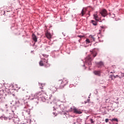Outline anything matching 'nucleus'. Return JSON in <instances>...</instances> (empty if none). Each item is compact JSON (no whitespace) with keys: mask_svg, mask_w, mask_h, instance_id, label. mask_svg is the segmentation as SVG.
Wrapping results in <instances>:
<instances>
[{"mask_svg":"<svg viewBox=\"0 0 124 124\" xmlns=\"http://www.w3.org/2000/svg\"><path fill=\"white\" fill-rule=\"evenodd\" d=\"M72 111H73L74 113L75 114H78V115H80L82 114V111H81V110L78 109L76 108H74L73 109Z\"/></svg>","mask_w":124,"mask_h":124,"instance_id":"5","label":"nucleus"},{"mask_svg":"<svg viewBox=\"0 0 124 124\" xmlns=\"http://www.w3.org/2000/svg\"><path fill=\"white\" fill-rule=\"evenodd\" d=\"M43 56H44V54H43Z\"/></svg>","mask_w":124,"mask_h":124,"instance_id":"26","label":"nucleus"},{"mask_svg":"<svg viewBox=\"0 0 124 124\" xmlns=\"http://www.w3.org/2000/svg\"><path fill=\"white\" fill-rule=\"evenodd\" d=\"M91 23L92 24H93V25L94 26H97V22H96V21L93 20H91Z\"/></svg>","mask_w":124,"mask_h":124,"instance_id":"13","label":"nucleus"},{"mask_svg":"<svg viewBox=\"0 0 124 124\" xmlns=\"http://www.w3.org/2000/svg\"><path fill=\"white\" fill-rule=\"evenodd\" d=\"M86 12H87V9L86 8L83 9L82 10L81 14L82 17L85 15V14H86Z\"/></svg>","mask_w":124,"mask_h":124,"instance_id":"10","label":"nucleus"},{"mask_svg":"<svg viewBox=\"0 0 124 124\" xmlns=\"http://www.w3.org/2000/svg\"><path fill=\"white\" fill-rule=\"evenodd\" d=\"M67 84H68V80L66 78H63L62 80H59L58 81V84L60 85L59 89H63Z\"/></svg>","mask_w":124,"mask_h":124,"instance_id":"1","label":"nucleus"},{"mask_svg":"<svg viewBox=\"0 0 124 124\" xmlns=\"http://www.w3.org/2000/svg\"><path fill=\"white\" fill-rule=\"evenodd\" d=\"M45 35L48 39H51V38H52V35L51 34V33H50V32H49L48 31H47L45 33Z\"/></svg>","mask_w":124,"mask_h":124,"instance_id":"8","label":"nucleus"},{"mask_svg":"<svg viewBox=\"0 0 124 124\" xmlns=\"http://www.w3.org/2000/svg\"><path fill=\"white\" fill-rule=\"evenodd\" d=\"M91 124H93V119H91Z\"/></svg>","mask_w":124,"mask_h":124,"instance_id":"23","label":"nucleus"},{"mask_svg":"<svg viewBox=\"0 0 124 124\" xmlns=\"http://www.w3.org/2000/svg\"><path fill=\"white\" fill-rule=\"evenodd\" d=\"M92 61H93L92 55H88L85 59V62H86L88 65H92Z\"/></svg>","mask_w":124,"mask_h":124,"instance_id":"3","label":"nucleus"},{"mask_svg":"<svg viewBox=\"0 0 124 124\" xmlns=\"http://www.w3.org/2000/svg\"><path fill=\"white\" fill-rule=\"evenodd\" d=\"M79 42H81V39L78 40Z\"/></svg>","mask_w":124,"mask_h":124,"instance_id":"24","label":"nucleus"},{"mask_svg":"<svg viewBox=\"0 0 124 124\" xmlns=\"http://www.w3.org/2000/svg\"><path fill=\"white\" fill-rule=\"evenodd\" d=\"M105 122H106V123H108V122H109V119H106L105 120Z\"/></svg>","mask_w":124,"mask_h":124,"instance_id":"22","label":"nucleus"},{"mask_svg":"<svg viewBox=\"0 0 124 124\" xmlns=\"http://www.w3.org/2000/svg\"><path fill=\"white\" fill-rule=\"evenodd\" d=\"M46 62V63H47L48 62V60H46V59H43V61H41L39 62V65L40 66H44V63Z\"/></svg>","mask_w":124,"mask_h":124,"instance_id":"6","label":"nucleus"},{"mask_svg":"<svg viewBox=\"0 0 124 124\" xmlns=\"http://www.w3.org/2000/svg\"><path fill=\"white\" fill-rule=\"evenodd\" d=\"M110 121H111V122H113V121L118 122V119L114 118V119H110Z\"/></svg>","mask_w":124,"mask_h":124,"instance_id":"17","label":"nucleus"},{"mask_svg":"<svg viewBox=\"0 0 124 124\" xmlns=\"http://www.w3.org/2000/svg\"><path fill=\"white\" fill-rule=\"evenodd\" d=\"M93 17H94V19H95V20L96 21H99V19H98V16L97 15V14H94L93 15Z\"/></svg>","mask_w":124,"mask_h":124,"instance_id":"12","label":"nucleus"},{"mask_svg":"<svg viewBox=\"0 0 124 124\" xmlns=\"http://www.w3.org/2000/svg\"><path fill=\"white\" fill-rule=\"evenodd\" d=\"M96 55H97V53L93 52V58H95V57H96Z\"/></svg>","mask_w":124,"mask_h":124,"instance_id":"18","label":"nucleus"},{"mask_svg":"<svg viewBox=\"0 0 124 124\" xmlns=\"http://www.w3.org/2000/svg\"><path fill=\"white\" fill-rule=\"evenodd\" d=\"M45 93V91L42 90L41 91H40L37 93H36L35 94L33 95V94H31L32 96H34V98H31V99H34V101L35 103H37V104L38 103V97L39 95H41V94Z\"/></svg>","mask_w":124,"mask_h":124,"instance_id":"2","label":"nucleus"},{"mask_svg":"<svg viewBox=\"0 0 124 124\" xmlns=\"http://www.w3.org/2000/svg\"><path fill=\"white\" fill-rule=\"evenodd\" d=\"M26 112H27L28 113V115H30V110H29V109L27 110L26 111Z\"/></svg>","mask_w":124,"mask_h":124,"instance_id":"21","label":"nucleus"},{"mask_svg":"<svg viewBox=\"0 0 124 124\" xmlns=\"http://www.w3.org/2000/svg\"><path fill=\"white\" fill-rule=\"evenodd\" d=\"M101 73V72H100V71H93V74L95 75H97V76H100Z\"/></svg>","mask_w":124,"mask_h":124,"instance_id":"9","label":"nucleus"},{"mask_svg":"<svg viewBox=\"0 0 124 124\" xmlns=\"http://www.w3.org/2000/svg\"><path fill=\"white\" fill-rule=\"evenodd\" d=\"M0 89H1V88H2V85H1V86L0 87Z\"/></svg>","mask_w":124,"mask_h":124,"instance_id":"25","label":"nucleus"},{"mask_svg":"<svg viewBox=\"0 0 124 124\" xmlns=\"http://www.w3.org/2000/svg\"><path fill=\"white\" fill-rule=\"evenodd\" d=\"M44 66L46 67H49V66H50V64L48 63V62L46 63L45 62L44 64Z\"/></svg>","mask_w":124,"mask_h":124,"instance_id":"15","label":"nucleus"},{"mask_svg":"<svg viewBox=\"0 0 124 124\" xmlns=\"http://www.w3.org/2000/svg\"><path fill=\"white\" fill-rule=\"evenodd\" d=\"M90 38H92V40H93V41H94L95 38H94V37H93V36L90 35Z\"/></svg>","mask_w":124,"mask_h":124,"instance_id":"19","label":"nucleus"},{"mask_svg":"<svg viewBox=\"0 0 124 124\" xmlns=\"http://www.w3.org/2000/svg\"><path fill=\"white\" fill-rule=\"evenodd\" d=\"M32 37L33 41H34L35 42H37V38L34 34H32Z\"/></svg>","mask_w":124,"mask_h":124,"instance_id":"11","label":"nucleus"},{"mask_svg":"<svg viewBox=\"0 0 124 124\" xmlns=\"http://www.w3.org/2000/svg\"><path fill=\"white\" fill-rule=\"evenodd\" d=\"M85 42L86 44H89V43H91V41L89 39H87L85 41Z\"/></svg>","mask_w":124,"mask_h":124,"instance_id":"16","label":"nucleus"},{"mask_svg":"<svg viewBox=\"0 0 124 124\" xmlns=\"http://www.w3.org/2000/svg\"><path fill=\"white\" fill-rule=\"evenodd\" d=\"M49 89L53 93H56V91L58 90L57 88H56V87L54 86L53 85H51Z\"/></svg>","mask_w":124,"mask_h":124,"instance_id":"7","label":"nucleus"},{"mask_svg":"<svg viewBox=\"0 0 124 124\" xmlns=\"http://www.w3.org/2000/svg\"><path fill=\"white\" fill-rule=\"evenodd\" d=\"M78 37H79V38H83L85 37V35H78Z\"/></svg>","mask_w":124,"mask_h":124,"instance_id":"20","label":"nucleus"},{"mask_svg":"<svg viewBox=\"0 0 124 124\" xmlns=\"http://www.w3.org/2000/svg\"><path fill=\"white\" fill-rule=\"evenodd\" d=\"M97 65L98 67H99L100 66H102L103 65V62H99L97 63Z\"/></svg>","mask_w":124,"mask_h":124,"instance_id":"14","label":"nucleus"},{"mask_svg":"<svg viewBox=\"0 0 124 124\" xmlns=\"http://www.w3.org/2000/svg\"><path fill=\"white\" fill-rule=\"evenodd\" d=\"M100 14L101 15V16H103V17H106V16L108 15L107 11L105 9L102 10L100 12Z\"/></svg>","mask_w":124,"mask_h":124,"instance_id":"4","label":"nucleus"}]
</instances>
